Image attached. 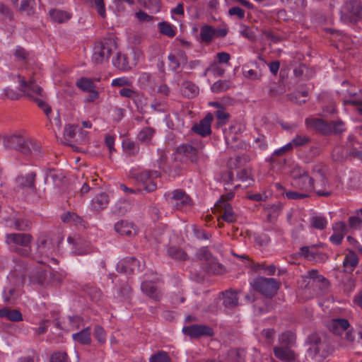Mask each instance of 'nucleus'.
Instances as JSON below:
<instances>
[{
  "mask_svg": "<svg viewBox=\"0 0 362 362\" xmlns=\"http://www.w3.org/2000/svg\"><path fill=\"white\" fill-rule=\"evenodd\" d=\"M4 146L6 148L14 149L24 155H42V150L35 141L31 139L24 138L19 134H11L4 138Z\"/></svg>",
  "mask_w": 362,
  "mask_h": 362,
  "instance_id": "f257e3e1",
  "label": "nucleus"
},
{
  "mask_svg": "<svg viewBox=\"0 0 362 362\" xmlns=\"http://www.w3.org/2000/svg\"><path fill=\"white\" fill-rule=\"evenodd\" d=\"M305 345L308 346L307 353L312 358L317 356L324 358L329 354L327 336L322 332L309 334L305 340Z\"/></svg>",
  "mask_w": 362,
  "mask_h": 362,
  "instance_id": "f03ea898",
  "label": "nucleus"
},
{
  "mask_svg": "<svg viewBox=\"0 0 362 362\" xmlns=\"http://www.w3.org/2000/svg\"><path fill=\"white\" fill-rule=\"evenodd\" d=\"M281 282L274 278L258 276L254 279V289L263 296L272 298L275 296L280 288Z\"/></svg>",
  "mask_w": 362,
  "mask_h": 362,
  "instance_id": "7ed1b4c3",
  "label": "nucleus"
},
{
  "mask_svg": "<svg viewBox=\"0 0 362 362\" xmlns=\"http://www.w3.org/2000/svg\"><path fill=\"white\" fill-rule=\"evenodd\" d=\"M291 176L292 177L291 185L294 187L299 188L305 192H309L314 189V178L310 177L308 173L299 166H296L291 170Z\"/></svg>",
  "mask_w": 362,
  "mask_h": 362,
  "instance_id": "20e7f679",
  "label": "nucleus"
},
{
  "mask_svg": "<svg viewBox=\"0 0 362 362\" xmlns=\"http://www.w3.org/2000/svg\"><path fill=\"white\" fill-rule=\"evenodd\" d=\"M115 47L116 44L112 39H105L97 42L93 49V62L95 64H102L107 60Z\"/></svg>",
  "mask_w": 362,
  "mask_h": 362,
  "instance_id": "39448f33",
  "label": "nucleus"
},
{
  "mask_svg": "<svg viewBox=\"0 0 362 362\" xmlns=\"http://www.w3.org/2000/svg\"><path fill=\"white\" fill-rule=\"evenodd\" d=\"M17 78L19 82V89L25 95L30 98L33 100V98H36L34 95L41 98L43 97L42 88L36 84L33 79L26 81L25 78L20 75H18Z\"/></svg>",
  "mask_w": 362,
  "mask_h": 362,
  "instance_id": "423d86ee",
  "label": "nucleus"
},
{
  "mask_svg": "<svg viewBox=\"0 0 362 362\" xmlns=\"http://www.w3.org/2000/svg\"><path fill=\"white\" fill-rule=\"evenodd\" d=\"M32 279L42 286H47L50 282H53L55 280L59 281L60 280L58 274L45 270L42 268L36 269L33 273Z\"/></svg>",
  "mask_w": 362,
  "mask_h": 362,
  "instance_id": "0eeeda50",
  "label": "nucleus"
},
{
  "mask_svg": "<svg viewBox=\"0 0 362 362\" xmlns=\"http://www.w3.org/2000/svg\"><path fill=\"white\" fill-rule=\"evenodd\" d=\"M182 332L191 338H199L202 336L211 337L214 335L213 329L204 325H192L182 328Z\"/></svg>",
  "mask_w": 362,
  "mask_h": 362,
  "instance_id": "6e6552de",
  "label": "nucleus"
},
{
  "mask_svg": "<svg viewBox=\"0 0 362 362\" xmlns=\"http://www.w3.org/2000/svg\"><path fill=\"white\" fill-rule=\"evenodd\" d=\"M341 13L349 14L350 21L362 19V3L356 0L346 1L343 6Z\"/></svg>",
  "mask_w": 362,
  "mask_h": 362,
  "instance_id": "1a4fd4ad",
  "label": "nucleus"
},
{
  "mask_svg": "<svg viewBox=\"0 0 362 362\" xmlns=\"http://www.w3.org/2000/svg\"><path fill=\"white\" fill-rule=\"evenodd\" d=\"M213 119L214 115L209 112L199 123L192 127V130L202 136H206L211 133V124Z\"/></svg>",
  "mask_w": 362,
  "mask_h": 362,
  "instance_id": "9d476101",
  "label": "nucleus"
},
{
  "mask_svg": "<svg viewBox=\"0 0 362 362\" xmlns=\"http://www.w3.org/2000/svg\"><path fill=\"white\" fill-rule=\"evenodd\" d=\"M221 204H216V207L219 208L221 214L219 221V227H222L223 223L221 219L227 223H233L237 221L238 214L235 213L232 206L228 202H221Z\"/></svg>",
  "mask_w": 362,
  "mask_h": 362,
  "instance_id": "9b49d317",
  "label": "nucleus"
},
{
  "mask_svg": "<svg viewBox=\"0 0 362 362\" xmlns=\"http://www.w3.org/2000/svg\"><path fill=\"white\" fill-rule=\"evenodd\" d=\"M36 247L33 252L39 256H48L52 248V241L47 235H41L36 241Z\"/></svg>",
  "mask_w": 362,
  "mask_h": 362,
  "instance_id": "f8f14e48",
  "label": "nucleus"
},
{
  "mask_svg": "<svg viewBox=\"0 0 362 362\" xmlns=\"http://www.w3.org/2000/svg\"><path fill=\"white\" fill-rule=\"evenodd\" d=\"M33 237L28 233H8L6 235V243L8 245H16L22 247H28Z\"/></svg>",
  "mask_w": 362,
  "mask_h": 362,
  "instance_id": "ddd939ff",
  "label": "nucleus"
},
{
  "mask_svg": "<svg viewBox=\"0 0 362 362\" xmlns=\"http://www.w3.org/2000/svg\"><path fill=\"white\" fill-rule=\"evenodd\" d=\"M140 262L135 257H126L120 260L117 264V271L119 273L132 274L134 271L139 268Z\"/></svg>",
  "mask_w": 362,
  "mask_h": 362,
  "instance_id": "4468645a",
  "label": "nucleus"
},
{
  "mask_svg": "<svg viewBox=\"0 0 362 362\" xmlns=\"http://www.w3.org/2000/svg\"><path fill=\"white\" fill-rule=\"evenodd\" d=\"M170 199L174 202V207L176 209H182L192 204L191 198L182 189L174 190Z\"/></svg>",
  "mask_w": 362,
  "mask_h": 362,
  "instance_id": "2eb2a0df",
  "label": "nucleus"
},
{
  "mask_svg": "<svg viewBox=\"0 0 362 362\" xmlns=\"http://www.w3.org/2000/svg\"><path fill=\"white\" fill-rule=\"evenodd\" d=\"M306 124L316 131L325 135L332 134V127L325 120L319 118H308L305 120Z\"/></svg>",
  "mask_w": 362,
  "mask_h": 362,
  "instance_id": "dca6fc26",
  "label": "nucleus"
},
{
  "mask_svg": "<svg viewBox=\"0 0 362 362\" xmlns=\"http://www.w3.org/2000/svg\"><path fill=\"white\" fill-rule=\"evenodd\" d=\"M141 291L155 301H160L163 297L162 292L152 281H145L141 285Z\"/></svg>",
  "mask_w": 362,
  "mask_h": 362,
  "instance_id": "f3484780",
  "label": "nucleus"
},
{
  "mask_svg": "<svg viewBox=\"0 0 362 362\" xmlns=\"http://www.w3.org/2000/svg\"><path fill=\"white\" fill-rule=\"evenodd\" d=\"M177 151L178 153L185 156L186 159L189 160L192 163H196L199 160V148L190 144H185L179 146Z\"/></svg>",
  "mask_w": 362,
  "mask_h": 362,
  "instance_id": "a211bd4d",
  "label": "nucleus"
},
{
  "mask_svg": "<svg viewBox=\"0 0 362 362\" xmlns=\"http://www.w3.org/2000/svg\"><path fill=\"white\" fill-rule=\"evenodd\" d=\"M350 326L349 321L344 318H334L327 324V328L334 334L340 335Z\"/></svg>",
  "mask_w": 362,
  "mask_h": 362,
  "instance_id": "6ab92c4d",
  "label": "nucleus"
},
{
  "mask_svg": "<svg viewBox=\"0 0 362 362\" xmlns=\"http://www.w3.org/2000/svg\"><path fill=\"white\" fill-rule=\"evenodd\" d=\"M115 229L117 233L121 235H126L128 237L134 236L137 233L136 228L132 223H129L126 221H120L115 223Z\"/></svg>",
  "mask_w": 362,
  "mask_h": 362,
  "instance_id": "aec40b11",
  "label": "nucleus"
},
{
  "mask_svg": "<svg viewBox=\"0 0 362 362\" xmlns=\"http://www.w3.org/2000/svg\"><path fill=\"white\" fill-rule=\"evenodd\" d=\"M238 292L232 289L221 293L223 296V305L226 308L233 309L238 305Z\"/></svg>",
  "mask_w": 362,
  "mask_h": 362,
  "instance_id": "412c9836",
  "label": "nucleus"
},
{
  "mask_svg": "<svg viewBox=\"0 0 362 362\" xmlns=\"http://www.w3.org/2000/svg\"><path fill=\"white\" fill-rule=\"evenodd\" d=\"M168 59L170 62V67L173 71H177L182 64H186L187 62V56L182 51H179L176 54H170Z\"/></svg>",
  "mask_w": 362,
  "mask_h": 362,
  "instance_id": "4be33fe9",
  "label": "nucleus"
},
{
  "mask_svg": "<svg viewBox=\"0 0 362 362\" xmlns=\"http://www.w3.org/2000/svg\"><path fill=\"white\" fill-rule=\"evenodd\" d=\"M110 202V197L107 194L102 192L97 194L91 202V207L94 211H101L105 209Z\"/></svg>",
  "mask_w": 362,
  "mask_h": 362,
  "instance_id": "5701e85b",
  "label": "nucleus"
},
{
  "mask_svg": "<svg viewBox=\"0 0 362 362\" xmlns=\"http://www.w3.org/2000/svg\"><path fill=\"white\" fill-rule=\"evenodd\" d=\"M0 317L11 322H21L23 320V315L20 310L6 307L0 309Z\"/></svg>",
  "mask_w": 362,
  "mask_h": 362,
  "instance_id": "b1692460",
  "label": "nucleus"
},
{
  "mask_svg": "<svg viewBox=\"0 0 362 362\" xmlns=\"http://www.w3.org/2000/svg\"><path fill=\"white\" fill-rule=\"evenodd\" d=\"M114 66L121 71H129L136 63L130 62L127 54L118 53L117 57L113 60Z\"/></svg>",
  "mask_w": 362,
  "mask_h": 362,
  "instance_id": "393cba45",
  "label": "nucleus"
},
{
  "mask_svg": "<svg viewBox=\"0 0 362 362\" xmlns=\"http://www.w3.org/2000/svg\"><path fill=\"white\" fill-rule=\"evenodd\" d=\"M274 353L277 358L284 362H292L296 359L294 352L287 347H275Z\"/></svg>",
  "mask_w": 362,
  "mask_h": 362,
  "instance_id": "a878e982",
  "label": "nucleus"
},
{
  "mask_svg": "<svg viewBox=\"0 0 362 362\" xmlns=\"http://www.w3.org/2000/svg\"><path fill=\"white\" fill-rule=\"evenodd\" d=\"M358 263V257L356 253L353 250H349V253L346 255L343 267L345 272L351 273L354 271Z\"/></svg>",
  "mask_w": 362,
  "mask_h": 362,
  "instance_id": "bb28decb",
  "label": "nucleus"
},
{
  "mask_svg": "<svg viewBox=\"0 0 362 362\" xmlns=\"http://www.w3.org/2000/svg\"><path fill=\"white\" fill-rule=\"evenodd\" d=\"M36 173L31 172L26 175H20L16 178V182L21 188H30L33 190L35 188V181Z\"/></svg>",
  "mask_w": 362,
  "mask_h": 362,
  "instance_id": "cd10ccee",
  "label": "nucleus"
},
{
  "mask_svg": "<svg viewBox=\"0 0 362 362\" xmlns=\"http://www.w3.org/2000/svg\"><path fill=\"white\" fill-rule=\"evenodd\" d=\"M159 168L172 177L177 176L180 171V168L177 163H175L170 165L167 164L166 158L163 156L160 157Z\"/></svg>",
  "mask_w": 362,
  "mask_h": 362,
  "instance_id": "c85d7f7f",
  "label": "nucleus"
},
{
  "mask_svg": "<svg viewBox=\"0 0 362 362\" xmlns=\"http://www.w3.org/2000/svg\"><path fill=\"white\" fill-rule=\"evenodd\" d=\"M206 272L209 274H222L226 272L225 267L216 258H212L204 265Z\"/></svg>",
  "mask_w": 362,
  "mask_h": 362,
  "instance_id": "c756f323",
  "label": "nucleus"
},
{
  "mask_svg": "<svg viewBox=\"0 0 362 362\" xmlns=\"http://www.w3.org/2000/svg\"><path fill=\"white\" fill-rule=\"evenodd\" d=\"M65 176L61 172V170H58L54 168H49L46 171L45 173V182L50 179L52 182L57 187H59L62 182Z\"/></svg>",
  "mask_w": 362,
  "mask_h": 362,
  "instance_id": "7c9ffc66",
  "label": "nucleus"
},
{
  "mask_svg": "<svg viewBox=\"0 0 362 362\" xmlns=\"http://www.w3.org/2000/svg\"><path fill=\"white\" fill-rule=\"evenodd\" d=\"M216 29L211 25H203L199 33V40L202 42L209 44L215 37Z\"/></svg>",
  "mask_w": 362,
  "mask_h": 362,
  "instance_id": "2f4dec72",
  "label": "nucleus"
},
{
  "mask_svg": "<svg viewBox=\"0 0 362 362\" xmlns=\"http://www.w3.org/2000/svg\"><path fill=\"white\" fill-rule=\"evenodd\" d=\"M49 16L53 21L58 23H63L67 21L71 16L69 13L59 9L50 10Z\"/></svg>",
  "mask_w": 362,
  "mask_h": 362,
  "instance_id": "473e14b6",
  "label": "nucleus"
},
{
  "mask_svg": "<svg viewBox=\"0 0 362 362\" xmlns=\"http://www.w3.org/2000/svg\"><path fill=\"white\" fill-rule=\"evenodd\" d=\"M182 94L187 98H193L198 93V87L191 81H184L181 85Z\"/></svg>",
  "mask_w": 362,
  "mask_h": 362,
  "instance_id": "72a5a7b5",
  "label": "nucleus"
},
{
  "mask_svg": "<svg viewBox=\"0 0 362 362\" xmlns=\"http://www.w3.org/2000/svg\"><path fill=\"white\" fill-rule=\"evenodd\" d=\"M90 331V327H86L83 329L82 331L74 334L72 335V337L75 341L79 342L82 344H88L91 341Z\"/></svg>",
  "mask_w": 362,
  "mask_h": 362,
  "instance_id": "f704fd0d",
  "label": "nucleus"
},
{
  "mask_svg": "<svg viewBox=\"0 0 362 362\" xmlns=\"http://www.w3.org/2000/svg\"><path fill=\"white\" fill-rule=\"evenodd\" d=\"M213 115H214L216 118V125L218 127L225 125L230 117V114L226 110V108L216 110Z\"/></svg>",
  "mask_w": 362,
  "mask_h": 362,
  "instance_id": "c9c22d12",
  "label": "nucleus"
},
{
  "mask_svg": "<svg viewBox=\"0 0 362 362\" xmlns=\"http://www.w3.org/2000/svg\"><path fill=\"white\" fill-rule=\"evenodd\" d=\"M76 86L83 91L88 92L95 88L93 79L82 77L76 81Z\"/></svg>",
  "mask_w": 362,
  "mask_h": 362,
  "instance_id": "e433bc0d",
  "label": "nucleus"
},
{
  "mask_svg": "<svg viewBox=\"0 0 362 362\" xmlns=\"http://www.w3.org/2000/svg\"><path fill=\"white\" fill-rule=\"evenodd\" d=\"M131 209L130 204L127 201H118L114 205L112 212L115 214L123 216Z\"/></svg>",
  "mask_w": 362,
  "mask_h": 362,
  "instance_id": "4c0bfd02",
  "label": "nucleus"
},
{
  "mask_svg": "<svg viewBox=\"0 0 362 362\" xmlns=\"http://www.w3.org/2000/svg\"><path fill=\"white\" fill-rule=\"evenodd\" d=\"M168 255L173 259L184 261L188 258L187 255L181 249L176 247H170L168 249Z\"/></svg>",
  "mask_w": 362,
  "mask_h": 362,
  "instance_id": "58836bf2",
  "label": "nucleus"
},
{
  "mask_svg": "<svg viewBox=\"0 0 362 362\" xmlns=\"http://www.w3.org/2000/svg\"><path fill=\"white\" fill-rule=\"evenodd\" d=\"M230 87V81L227 80H218L211 86V90L214 93L226 91Z\"/></svg>",
  "mask_w": 362,
  "mask_h": 362,
  "instance_id": "ea45409f",
  "label": "nucleus"
},
{
  "mask_svg": "<svg viewBox=\"0 0 362 362\" xmlns=\"http://www.w3.org/2000/svg\"><path fill=\"white\" fill-rule=\"evenodd\" d=\"M149 362H172L168 354L163 351H160L152 355L149 358Z\"/></svg>",
  "mask_w": 362,
  "mask_h": 362,
  "instance_id": "a19ab883",
  "label": "nucleus"
},
{
  "mask_svg": "<svg viewBox=\"0 0 362 362\" xmlns=\"http://www.w3.org/2000/svg\"><path fill=\"white\" fill-rule=\"evenodd\" d=\"M310 141V138L306 135H297L294 139L291 140L289 144H291V148L293 146L300 147L306 145Z\"/></svg>",
  "mask_w": 362,
  "mask_h": 362,
  "instance_id": "79ce46f5",
  "label": "nucleus"
},
{
  "mask_svg": "<svg viewBox=\"0 0 362 362\" xmlns=\"http://www.w3.org/2000/svg\"><path fill=\"white\" fill-rule=\"evenodd\" d=\"M311 225L312 226L318 230H323L326 228L327 225V221L326 218L323 216H315L312 217L311 218Z\"/></svg>",
  "mask_w": 362,
  "mask_h": 362,
  "instance_id": "37998d69",
  "label": "nucleus"
},
{
  "mask_svg": "<svg viewBox=\"0 0 362 362\" xmlns=\"http://www.w3.org/2000/svg\"><path fill=\"white\" fill-rule=\"evenodd\" d=\"M155 130L151 127H145L138 134V139L141 141L146 142L151 139Z\"/></svg>",
  "mask_w": 362,
  "mask_h": 362,
  "instance_id": "c03bdc74",
  "label": "nucleus"
},
{
  "mask_svg": "<svg viewBox=\"0 0 362 362\" xmlns=\"http://www.w3.org/2000/svg\"><path fill=\"white\" fill-rule=\"evenodd\" d=\"M158 27L160 32L168 37H174L175 35V31L174 30L171 24L167 22L159 23Z\"/></svg>",
  "mask_w": 362,
  "mask_h": 362,
  "instance_id": "a18cd8bd",
  "label": "nucleus"
},
{
  "mask_svg": "<svg viewBox=\"0 0 362 362\" xmlns=\"http://www.w3.org/2000/svg\"><path fill=\"white\" fill-rule=\"evenodd\" d=\"M112 86L127 88L132 86V81L127 77H119L112 80Z\"/></svg>",
  "mask_w": 362,
  "mask_h": 362,
  "instance_id": "49530a36",
  "label": "nucleus"
},
{
  "mask_svg": "<svg viewBox=\"0 0 362 362\" xmlns=\"http://www.w3.org/2000/svg\"><path fill=\"white\" fill-rule=\"evenodd\" d=\"M132 100L136 105L138 111L142 112L145 106L144 95L137 91Z\"/></svg>",
  "mask_w": 362,
  "mask_h": 362,
  "instance_id": "de8ad7c7",
  "label": "nucleus"
},
{
  "mask_svg": "<svg viewBox=\"0 0 362 362\" xmlns=\"http://www.w3.org/2000/svg\"><path fill=\"white\" fill-rule=\"evenodd\" d=\"M33 101L43 110L47 117H49V115L52 112L51 107L43 99L38 97L33 98Z\"/></svg>",
  "mask_w": 362,
  "mask_h": 362,
  "instance_id": "09e8293b",
  "label": "nucleus"
},
{
  "mask_svg": "<svg viewBox=\"0 0 362 362\" xmlns=\"http://www.w3.org/2000/svg\"><path fill=\"white\" fill-rule=\"evenodd\" d=\"M94 337L101 344L106 341V334L104 329L100 325H96L94 327Z\"/></svg>",
  "mask_w": 362,
  "mask_h": 362,
  "instance_id": "8fccbe9b",
  "label": "nucleus"
},
{
  "mask_svg": "<svg viewBox=\"0 0 362 362\" xmlns=\"http://www.w3.org/2000/svg\"><path fill=\"white\" fill-rule=\"evenodd\" d=\"M50 362H69V361L66 352L57 351L51 356Z\"/></svg>",
  "mask_w": 362,
  "mask_h": 362,
  "instance_id": "3c124183",
  "label": "nucleus"
},
{
  "mask_svg": "<svg viewBox=\"0 0 362 362\" xmlns=\"http://www.w3.org/2000/svg\"><path fill=\"white\" fill-rule=\"evenodd\" d=\"M359 215L352 216L348 218L349 226L352 229H360L362 226V218Z\"/></svg>",
  "mask_w": 362,
  "mask_h": 362,
  "instance_id": "603ef678",
  "label": "nucleus"
},
{
  "mask_svg": "<svg viewBox=\"0 0 362 362\" xmlns=\"http://www.w3.org/2000/svg\"><path fill=\"white\" fill-rule=\"evenodd\" d=\"M282 209V206L280 203L274 204H267L265 206V209L268 211L267 218L269 219L272 215L278 214Z\"/></svg>",
  "mask_w": 362,
  "mask_h": 362,
  "instance_id": "864d4df0",
  "label": "nucleus"
},
{
  "mask_svg": "<svg viewBox=\"0 0 362 362\" xmlns=\"http://www.w3.org/2000/svg\"><path fill=\"white\" fill-rule=\"evenodd\" d=\"M221 179L224 182L225 189L230 190V186L232 185V181L233 180V173L232 171H226L221 175Z\"/></svg>",
  "mask_w": 362,
  "mask_h": 362,
  "instance_id": "5fc2aeb1",
  "label": "nucleus"
},
{
  "mask_svg": "<svg viewBox=\"0 0 362 362\" xmlns=\"http://www.w3.org/2000/svg\"><path fill=\"white\" fill-rule=\"evenodd\" d=\"M298 255L303 257L308 260H315V252L310 250V247L303 246L300 247V252H298Z\"/></svg>",
  "mask_w": 362,
  "mask_h": 362,
  "instance_id": "6e6d98bb",
  "label": "nucleus"
},
{
  "mask_svg": "<svg viewBox=\"0 0 362 362\" xmlns=\"http://www.w3.org/2000/svg\"><path fill=\"white\" fill-rule=\"evenodd\" d=\"M279 340L281 344H284L286 346H288L294 343L295 336L293 334V333L286 332L281 335Z\"/></svg>",
  "mask_w": 362,
  "mask_h": 362,
  "instance_id": "4d7b16f0",
  "label": "nucleus"
},
{
  "mask_svg": "<svg viewBox=\"0 0 362 362\" xmlns=\"http://www.w3.org/2000/svg\"><path fill=\"white\" fill-rule=\"evenodd\" d=\"M123 148L129 154H136L138 152L139 148L137 144L132 141H124L123 142Z\"/></svg>",
  "mask_w": 362,
  "mask_h": 362,
  "instance_id": "13d9d810",
  "label": "nucleus"
},
{
  "mask_svg": "<svg viewBox=\"0 0 362 362\" xmlns=\"http://www.w3.org/2000/svg\"><path fill=\"white\" fill-rule=\"evenodd\" d=\"M284 92V88L276 83H272L269 86V94L271 97H275Z\"/></svg>",
  "mask_w": 362,
  "mask_h": 362,
  "instance_id": "bf43d9fd",
  "label": "nucleus"
},
{
  "mask_svg": "<svg viewBox=\"0 0 362 362\" xmlns=\"http://www.w3.org/2000/svg\"><path fill=\"white\" fill-rule=\"evenodd\" d=\"M329 125L332 127V133L340 134L345 131L344 128V122L341 120L332 121L329 123Z\"/></svg>",
  "mask_w": 362,
  "mask_h": 362,
  "instance_id": "052dcab7",
  "label": "nucleus"
},
{
  "mask_svg": "<svg viewBox=\"0 0 362 362\" xmlns=\"http://www.w3.org/2000/svg\"><path fill=\"white\" fill-rule=\"evenodd\" d=\"M197 257L199 259L203 261H206L208 262L210 259H211L213 257H211V255L209 250L206 247H202L201 248L197 253Z\"/></svg>",
  "mask_w": 362,
  "mask_h": 362,
  "instance_id": "680f3d73",
  "label": "nucleus"
},
{
  "mask_svg": "<svg viewBox=\"0 0 362 362\" xmlns=\"http://www.w3.org/2000/svg\"><path fill=\"white\" fill-rule=\"evenodd\" d=\"M17 297L16 290L14 288H9L8 291L6 289L4 291V301L5 303H10L11 300H16Z\"/></svg>",
  "mask_w": 362,
  "mask_h": 362,
  "instance_id": "e2e57ef3",
  "label": "nucleus"
},
{
  "mask_svg": "<svg viewBox=\"0 0 362 362\" xmlns=\"http://www.w3.org/2000/svg\"><path fill=\"white\" fill-rule=\"evenodd\" d=\"M17 215L18 213L13 211L9 216H2L1 218L2 219V221L4 222L6 226L15 228V221H13L16 220Z\"/></svg>",
  "mask_w": 362,
  "mask_h": 362,
  "instance_id": "0e129e2a",
  "label": "nucleus"
},
{
  "mask_svg": "<svg viewBox=\"0 0 362 362\" xmlns=\"http://www.w3.org/2000/svg\"><path fill=\"white\" fill-rule=\"evenodd\" d=\"M93 4L97 8L98 14L105 18L106 16L105 4L103 0H91Z\"/></svg>",
  "mask_w": 362,
  "mask_h": 362,
  "instance_id": "69168bd1",
  "label": "nucleus"
},
{
  "mask_svg": "<svg viewBox=\"0 0 362 362\" xmlns=\"http://www.w3.org/2000/svg\"><path fill=\"white\" fill-rule=\"evenodd\" d=\"M75 135L76 129L74 126L69 125L65 127L64 131V136L66 141H71Z\"/></svg>",
  "mask_w": 362,
  "mask_h": 362,
  "instance_id": "338daca9",
  "label": "nucleus"
},
{
  "mask_svg": "<svg viewBox=\"0 0 362 362\" xmlns=\"http://www.w3.org/2000/svg\"><path fill=\"white\" fill-rule=\"evenodd\" d=\"M13 221H15V229L18 230H25L30 226V223L28 221L20 218L18 216L16 220Z\"/></svg>",
  "mask_w": 362,
  "mask_h": 362,
  "instance_id": "774afa93",
  "label": "nucleus"
}]
</instances>
